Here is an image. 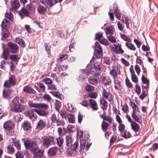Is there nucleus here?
Here are the masks:
<instances>
[{"instance_id": "f257e3e1", "label": "nucleus", "mask_w": 158, "mask_h": 158, "mask_svg": "<svg viewBox=\"0 0 158 158\" xmlns=\"http://www.w3.org/2000/svg\"><path fill=\"white\" fill-rule=\"evenodd\" d=\"M24 144L26 148L30 149L36 158L41 157L43 155V151L39 149L35 142L27 141L25 142Z\"/></svg>"}, {"instance_id": "f03ea898", "label": "nucleus", "mask_w": 158, "mask_h": 158, "mask_svg": "<svg viewBox=\"0 0 158 158\" xmlns=\"http://www.w3.org/2000/svg\"><path fill=\"white\" fill-rule=\"evenodd\" d=\"M10 25V22L9 20L6 19H3L1 24L2 40H4V39L9 37V36L10 32L8 30V29Z\"/></svg>"}, {"instance_id": "7ed1b4c3", "label": "nucleus", "mask_w": 158, "mask_h": 158, "mask_svg": "<svg viewBox=\"0 0 158 158\" xmlns=\"http://www.w3.org/2000/svg\"><path fill=\"white\" fill-rule=\"evenodd\" d=\"M95 49L96 54H94L92 60L90 61L91 62H93L95 58H100L102 56V50L100 45L98 42H96L95 43Z\"/></svg>"}, {"instance_id": "20e7f679", "label": "nucleus", "mask_w": 158, "mask_h": 158, "mask_svg": "<svg viewBox=\"0 0 158 158\" xmlns=\"http://www.w3.org/2000/svg\"><path fill=\"white\" fill-rule=\"evenodd\" d=\"M55 143L54 138L52 136H49L44 139L43 144L44 147L48 148L51 145L54 144Z\"/></svg>"}, {"instance_id": "39448f33", "label": "nucleus", "mask_w": 158, "mask_h": 158, "mask_svg": "<svg viewBox=\"0 0 158 158\" xmlns=\"http://www.w3.org/2000/svg\"><path fill=\"white\" fill-rule=\"evenodd\" d=\"M101 70H82V73L88 75L91 73L95 76H101L102 74Z\"/></svg>"}, {"instance_id": "423d86ee", "label": "nucleus", "mask_w": 158, "mask_h": 158, "mask_svg": "<svg viewBox=\"0 0 158 158\" xmlns=\"http://www.w3.org/2000/svg\"><path fill=\"white\" fill-rule=\"evenodd\" d=\"M28 105L30 107L39 109H44L46 110H47L48 108V106L44 103H38L32 102H29L28 103Z\"/></svg>"}, {"instance_id": "0eeeda50", "label": "nucleus", "mask_w": 158, "mask_h": 158, "mask_svg": "<svg viewBox=\"0 0 158 158\" xmlns=\"http://www.w3.org/2000/svg\"><path fill=\"white\" fill-rule=\"evenodd\" d=\"M16 83V80L15 77L11 76L10 77L9 80L5 81L4 86L7 88H10L11 86H14Z\"/></svg>"}, {"instance_id": "6e6552de", "label": "nucleus", "mask_w": 158, "mask_h": 158, "mask_svg": "<svg viewBox=\"0 0 158 158\" xmlns=\"http://www.w3.org/2000/svg\"><path fill=\"white\" fill-rule=\"evenodd\" d=\"M102 96L103 98L107 99L109 102H110L113 99L114 96L112 94L105 89L103 90Z\"/></svg>"}, {"instance_id": "1a4fd4ad", "label": "nucleus", "mask_w": 158, "mask_h": 158, "mask_svg": "<svg viewBox=\"0 0 158 158\" xmlns=\"http://www.w3.org/2000/svg\"><path fill=\"white\" fill-rule=\"evenodd\" d=\"M10 51L12 53H15L18 52V47L16 44H14L12 43H8Z\"/></svg>"}, {"instance_id": "9d476101", "label": "nucleus", "mask_w": 158, "mask_h": 158, "mask_svg": "<svg viewBox=\"0 0 158 158\" xmlns=\"http://www.w3.org/2000/svg\"><path fill=\"white\" fill-rule=\"evenodd\" d=\"M114 48V52L116 54H122L124 52V51L121 48V45L118 43L114 44H113Z\"/></svg>"}, {"instance_id": "9b49d317", "label": "nucleus", "mask_w": 158, "mask_h": 158, "mask_svg": "<svg viewBox=\"0 0 158 158\" xmlns=\"http://www.w3.org/2000/svg\"><path fill=\"white\" fill-rule=\"evenodd\" d=\"M131 116L135 121L137 122L140 124L142 123V118L140 114H137L136 113L132 112L131 114Z\"/></svg>"}, {"instance_id": "f8f14e48", "label": "nucleus", "mask_w": 158, "mask_h": 158, "mask_svg": "<svg viewBox=\"0 0 158 158\" xmlns=\"http://www.w3.org/2000/svg\"><path fill=\"white\" fill-rule=\"evenodd\" d=\"M89 101V106L93 110H97L98 109V106L97 103L95 100L92 99H90Z\"/></svg>"}, {"instance_id": "ddd939ff", "label": "nucleus", "mask_w": 158, "mask_h": 158, "mask_svg": "<svg viewBox=\"0 0 158 158\" xmlns=\"http://www.w3.org/2000/svg\"><path fill=\"white\" fill-rule=\"evenodd\" d=\"M46 123L43 120L41 119L37 123L36 129L40 131L45 128Z\"/></svg>"}, {"instance_id": "4468645a", "label": "nucleus", "mask_w": 158, "mask_h": 158, "mask_svg": "<svg viewBox=\"0 0 158 158\" xmlns=\"http://www.w3.org/2000/svg\"><path fill=\"white\" fill-rule=\"evenodd\" d=\"M11 4L12 9L15 10H17L20 6L19 2L18 0H11Z\"/></svg>"}, {"instance_id": "2eb2a0df", "label": "nucleus", "mask_w": 158, "mask_h": 158, "mask_svg": "<svg viewBox=\"0 0 158 158\" xmlns=\"http://www.w3.org/2000/svg\"><path fill=\"white\" fill-rule=\"evenodd\" d=\"M19 14L22 18H23L25 16H28L29 15L30 13L26 9L22 8L19 11Z\"/></svg>"}, {"instance_id": "dca6fc26", "label": "nucleus", "mask_w": 158, "mask_h": 158, "mask_svg": "<svg viewBox=\"0 0 158 158\" xmlns=\"http://www.w3.org/2000/svg\"><path fill=\"white\" fill-rule=\"evenodd\" d=\"M65 142L66 145L67 147H70L72 145L73 142V139L72 138L71 135L70 134L66 135Z\"/></svg>"}, {"instance_id": "f3484780", "label": "nucleus", "mask_w": 158, "mask_h": 158, "mask_svg": "<svg viewBox=\"0 0 158 158\" xmlns=\"http://www.w3.org/2000/svg\"><path fill=\"white\" fill-rule=\"evenodd\" d=\"M10 141L14 143L17 150H19L21 149V144L19 143V141L18 140H16V138H11L10 139Z\"/></svg>"}, {"instance_id": "a211bd4d", "label": "nucleus", "mask_w": 158, "mask_h": 158, "mask_svg": "<svg viewBox=\"0 0 158 158\" xmlns=\"http://www.w3.org/2000/svg\"><path fill=\"white\" fill-rule=\"evenodd\" d=\"M13 124L10 121H8L6 122L4 124V128L8 131L11 130L13 127Z\"/></svg>"}, {"instance_id": "6ab92c4d", "label": "nucleus", "mask_w": 158, "mask_h": 158, "mask_svg": "<svg viewBox=\"0 0 158 158\" xmlns=\"http://www.w3.org/2000/svg\"><path fill=\"white\" fill-rule=\"evenodd\" d=\"M41 3L44 5L50 7L55 4L54 0H40Z\"/></svg>"}, {"instance_id": "aec40b11", "label": "nucleus", "mask_w": 158, "mask_h": 158, "mask_svg": "<svg viewBox=\"0 0 158 158\" xmlns=\"http://www.w3.org/2000/svg\"><path fill=\"white\" fill-rule=\"evenodd\" d=\"M102 81L103 84L106 86H110L111 84V80L108 77H103L102 79Z\"/></svg>"}, {"instance_id": "412c9836", "label": "nucleus", "mask_w": 158, "mask_h": 158, "mask_svg": "<svg viewBox=\"0 0 158 158\" xmlns=\"http://www.w3.org/2000/svg\"><path fill=\"white\" fill-rule=\"evenodd\" d=\"M71 146V149L73 150V152H75L76 153L78 151H79L81 150V149L80 148V146L79 145V142L76 141Z\"/></svg>"}, {"instance_id": "4be33fe9", "label": "nucleus", "mask_w": 158, "mask_h": 158, "mask_svg": "<svg viewBox=\"0 0 158 158\" xmlns=\"http://www.w3.org/2000/svg\"><path fill=\"white\" fill-rule=\"evenodd\" d=\"M131 129L135 132H138L139 130L140 127L139 125L135 122L133 121L131 122Z\"/></svg>"}, {"instance_id": "5701e85b", "label": "nucleus", "mask_w": 158, "mask_h": 158, "mask_svg": "<svg viewBox=\"0 0 158 158\" xmlns=\"http://www.w3.org/2000/svg\"><path fill=\"white\" fill-rule=\"evenodd\" d=\"M23 110V105H15L12 108V111L15 112H20Z\"/></svg>"}, {"instance_id": "b1692460", "label": "nucleus", "mask_w": 158, "mask_h": 158, "mask_svg": "<svg viewBox=\"0 0 158 158\" xmlns=\"http://www.w3.org/2000/svg\"><path fill=\"white\" fill-rule=\"evenodd\" d=\"M100 105L101 108L103 110H106L108 107V102L103 98L100 100Z\"/></svg>"}, {"instance_id": "393cba45", "label": "nucleus", "mask_w": 158, "mask_h": 158, "mask_svg": "<svg viewBox=\"0 0 158 158\" xmlns=\"http://www.w3.org/2000/svg\"><path fill=\"white\" fill-rule=\"evenodd\" d=\"M114 29L113 26H107L105 30V32L106 35H112L114 34Z\"/></svg>"}, {"instance_id": "a878e982", "label": "nucleus", "mask_w": 158, "mask_h": 158, "mask_svg": "<svg viewBox=\"0 0 158 158\" xmlns=\"http://www.w3.org/2000/svg\"><path fill=\"white\" fill-rule=\"evenodd\" d=\"M23 91L26 93L34 94L35 91L31 87L28 86H26L23 87Z\"/></svg>"}, {"instance_id": "bb28decb", "label": "nucleus", "mask_w": 158, "mask_h": 158, "mask_svg": "<svg viewBox=\"0 0 158 158\" xmlns=\"http://www.w3.org/2000/svg\"><path fill=\"white\" fill-rule=\"evenodd\" d=\"M24 130L28 131L31 128V124L28 121H25L22 125Z\"/></svg>"}, {"instance_id": "cd10ccee", "label": "nucleus", "mask_w": 158, "mask_h": 158, "mask_svg": "<svg viewBox=\"0 0 158 158\" xmlns=\"http://www.w3.org/2000/svg\"><path fill=\"white\" fill-rule=\"evenodd\" d=\"M58 149L55 147H52L49 150L48 154L49 155L52 156L56 154Z\"/></svg>"}, {"instance_id": "c85d7f7f", "label": "nucleus", "mask_w": 158, "mask_h": 158, "mask_svg": "<svg viewBox=\"0 0 158 158\" xmlns=\"http://www.w3.org/2000/svg\"><path fill=\"white\" fill-rule=\"evenodd\" d=\"M120 133L122 136L125 138H129L131 136V134L130 132L129 131H127L126 130H125L124 131Z\"/></svg>"}, {"instance_id": "c756f323", "label": "nucleus", "mask_w": 158, "mask_h": 158, "mask_svg": "<svg viewBox=\"0 0 158 158\" xmlns=\"http://www.w3.org/2000/svg\"><path fill=\"white\" fill-rule=\"evenodd\" d=\"M27 112L28 116L31 119H34L36 118L37 115L34 112H33L32 111L30 110H27Z\"/></svg>"}, {"instance_id": "7c9ffc66", "label": "nucleus", "mask_w": 158, "mask_h": 158, "mask_svg": "<svg viewBox=\"0 0 158 158\" xmlns=\"http://www.w3.org/2000/svg\"><path fill=\"white\" fill-rule=\"evenodd\" d=\"M11 92V90L8 89H4L3 93V97L5 98H8L10 95Z\"/></svg>"}, {"instance_id": "2f4dec72", "label": "nucleus", "mask_w": 158, "mask_h": 158, "mask_svg": "<svg viewBox=\"0 0 158 158\" xmlns=\"http://www.w3.org/2000/svg\"><path fill=\"white\" fill-rule=\"evenodd\" d=\"M56 140L57 142V144L59 147L62 146L64 142V140L62 137L59 136L56 138Z\"/></svg>"}, {"instance_id": "473e14b6", "label": "nucleus", "mask_w": 158, "mask_h": 158, "mask_svg": "<svg viewBox=\"0 0 158 158\" xmlns=\"http://www.w3.org/2000/svg\"><path fill=\"white\" fill-rule=\"evenodd\" d=\"M46 8L43 6L40 5L37 8V10L41 14H45L46 12Z\"/></svg>"}, {"instance_id": "72a5a7b5", "label": "nucleus", "mask_w": 158, "mask_h": 158, "mask_svg": "<svg viewBox=\"0 0 158 158\" xmlns=\"http://www.w3.org/2000/svg\"><path fill=\"white\" fill-rule=\"evenodd\" d=\"M109 126L108 123L103 121L101 124V128L102 130L104 132H106L108 129Z\"/></svg>"}, {"instance_id": "f704fd0d", "label": "nucleus", "mask_w": 158, "mask_h": 158, "mask_svg": "<svg viewBox=\"0 0 158 158\" xmlns=\"http://www.w3.org/2000/svg\"><path fill=\"white\" fill-rule=\"evenodd\" d=\"M9 51L8 49L4 48V49L2 57H3L4 59L7 60L8 59L9 55Z\"/></svg>"}, {"instance_id": "c9c22d12", "label": "nucleus", "mask_w": 158, "mask_h": 158, "mask_svg": "<svg viewBox=\"0 0 158 158\" xmlns=\"http://www.w3.org/2000/svg\"><path fill=\"white\" fill-rule=\"evenodd\" d=\"M110 74L113 76L114 80L115 77L117 76L118 74H120V72L118 70H112L110 72Z\"/></svg>"}, {"instance_id": "e433bc0d", "label": "nucleus", "mask_w": 158, "mask_h": 158, "mask_svg": "<svg viewBox=\"0 0 158 158\" xmlns=\"http://www.w3.org/2000/svg\"><path fill=\"white\" fill-rule=\"evenodd\" d=\"M57 132L59 136H61L64 135L66 134L67 131L65 128H63V129H62V128L60 127L58 128Z\"/></svg>"}, {"instance_id": "4c0bfd02", "label": "nucleus", "mask_w": 158, "mask_h": 158, "mask_svg": "<svg viewBox=\"0 0 158 158\" xmlns=\"http://www.w3.org/2000/svg\"><path fill=\"white\" fill-rule=\"evenodd\" d=\"M16 42L18 43L20 46L22 47H24L25 46V44L23 40L19 37L16 38Z\"/></svg>"}, {"instance_id": "58836bf2", "label": "nucleus", "mask_w": 158, "mask_h": 158, "mask_svg": "<svg viewBox=\"0 0 158 158\" xmlns=\"http://www.w3.org/2000/svg\"><path fill=\"white\" fill-rule=\"evenodd\" d=\"M131 74V78L132 81L136 83L138 81V79L135 75V71L134 70H130Z\"/></svg>"}, {"instance_id": "ea45409f", "label": "nucleus", "mask_w": 158, "mask_h": 158, "mask_svg": "<svg viewBox=\"0 0 158 158\" xmlns=\"http://www.w3.org/2000/svg\"><path fill=\"white\" fill-rule=\"evenodd\" d=\"M38 87L37 89L39 92H43L45 89V86L42 83H40L38 84Z\"/></svg>"}, {"instance_id": "a19ab883", "label": "nucleus", "mask_w": 158, "mask_h": 158, "mask_svg": "<svg viewBox=\"0 0 158 158\" xmlns=\"http://www.w3.org/2000/svg\"><path fill=\"white\" fill-rule=\"evenodd\" d=\"M50 93L54 97H56L60 99H61L62 95L58 92H54L53 91H50Z\"/></svg>"}, {"instance_id": "79ce46f5", "label": "nucleus", "mask_w": 158, "mask_h": 158, "mask_svg": "<svg viewBox=\"0 0 158 158\" xmlns=\"http://www.w3.org/2000/svg\"><path fill=\"white\" fill-rule=\"evenodd\" d=\"M68 119L69 122L71 123H73L75 121L74 116L72 114H69L67 115Z\"/></svg>"}, {"instance_id": "37998d69", "label": "nucleus", "mask_w": 158, "mask_h": 158, "mask_svg": "<svg viewBox=\"0 0 158 158\" xmlns=\"http://www.w3.org/2000/svg\"><path fill=\"white\" fill-rule=\"evenodd\" d=\"M67 130L70 133H73L76 130V127L71 125H69L67 127Z\"/></svg>"}, {"instance_id": "c03bdc74", "label": "nucleus", "mask_w": 158, "mask_h": 158, "mask_svg": "<svg viewBox=\"0 0 158 158\" xmlns=\"http://www.w3.org/2000/svg\"><path fill=\"white\" fill-rule=\"evenodd\" d=\"M125 45L130 50L135 51L136 49L135 46L131 43L126 42L125 43Z\"/></svg>"}, {"instance_id": "a18cd8bd", "label": "nucleus", "mask_w": 158, "mask_h": 158, "mask_svg": "<svg viewBox=\"0 0 158 158\" xmlns=\"http://www.w3.org/2000/svg\"><path fill=\"white\" fill-rule=\"evenodd\" d=\"M54 105L56 110L59 112V109L61 106V102L57 100H56Z\"/></svg>"}, {"instance_id": "49530a36", "label": "nucleus", "mask_w": 158, "mask_h": 158, "mask_svg": "<svg viewBox=\"0 0 158 158\" xmlns=\"http://www.w3.org/2000/svg\"><path fill=\"white\" fill-rule=\"evenodd\" d=\"M14 16V15L11 12L6 13L5 14V17L12 22L13 21Z\"/></svg>"}, {"instance_id": "de8ad7c7", "label": "nucleus", "mask_w": 158, "mask_h": 158, "mask_svg": "<svg viewBox=\"0 0 158 158\" xmlns=\"http://www.w3.org/2000/svg\"><path fill=\"white\" fill-rule=\"evenodd\" d=\"M60 118L59 117V115H56L53 114L51 117V120L52 123H55Z\"/></svg>"}, {"instance_id": "09e8293b", "label": "nucleus", "mask_w": 158, "mask_h": 158, "mask_svg": "<svg viewBox=\"0 0 158 158\" xmlns=\"http://www.w3.org/2000/svg\"><path fill=\"white\" fill-rule=\"evenodd\" d=\"M43 100H45L48 102H49L52 100L50 96L48 94H45L43 96Z\"/></svg>"}, {"instance_id": "8fccbe9b", "label": "nucleus", "mask_w": 158, "mask_h": 158, "mask_svg": "<svg viewBox=\"0 0 158 158\" xmlns=\"http://www.w3.org/2000/svg\"><path fill=\"white\" fill-rule=\"evenodd\" d=\"M112 59L108 56L105 57L104 58V62L108 64H110L112 62Z\"/></svg>"}, {"instance_id": "3c124183", "label": "nucleus", "mask_w": 158, "mask_h": 158, "mask_svg": "<svg viewBox=\"0 0 158 158\" xmlns=\"http://www.w3.org/2000/svg\"><path fill=\"white\" fill-rule=\"evenodd\" d=\"M55 123L57 127L60 126H64L65 125L64 122L62 119H60V118L55 122Z\"/></svg>"}, {"instance_id": "603ef678", "label": "nucleus", "mask_w": 158, "mask_h": 158, "mask_svg": "<svg viewBox=\"0 0 158 158\" xmlns=\"http://www.w3.org/2000/svg\"><path fill=\"white\" fill-rule=\"evenodd\" d=\"M27 7L31 12H34L35 10V7L32 4H28L27 5Z\"/></svg>"}, {"instance_id": "864d4df0", "label": "nucleus", "mask_w": 158, "mask_h": 158, "mask_svg": "<svg viewBox=\"0 0 158 158\" xmlns=\"http://www.w3.org/2000/svg\"><path fill=\"white\" fill-rule=\"evenodd\" d=\"M89 83L93 85H96L97 83V80L92 77H90L88 79Z\"/></svg>"}, {"instance_id": "5fc2aeb1", "label": "nucleus", "mask_w": 158, "mask_h": 158, "mask_svg": "<svg viewBox=\"0 0 158 158\" xmlns=\"http://www.w3.org/2000/svg\"><path fill=\"white\" fill-rule=\"evenodd\" d=\"M108 39L111 42L115 43L116 42V39L112 35H110L107 37Z\"/></svg>"}, {"instance_id": "6e6d98bb", "label": "nucleus", "mask_w": 158, "mask_h": 158, "mask_svg": "<svg viewBox=\"0 0 158 158\" xmlns=\"http://www.w3.org/2000/svg\"><path fill=\"white\" fill-rule=\"evenodd\" d=\"M19 101V97H16L13 99V102L14 105H20Z\"/></svg>"}, {"instance_id": "4d7b16f0", "label": "nucleus", "mask_w": 158, "mask_h": 158, "mask_svg": "<svg viewBox=\"0 0 158 158\" xmlns=\"http://www.w3.org/2000/svg\"><path fill=\"white\" fill-rule=\"evenodd\" d=\"M43 81L47 84H51L52 81L51 79L48 78H45L43 80Z\"/></svg>"}, {"instance_id": "13d9d810", "label": "nucleus", "mask_w": 158, "mask_h": 158, "mask_svg": "<svg viewBox=\"0 0 158 158\" xmlns=\"http://www.w3.org/2000/svg\"><path fill=\"white\" fill-rule=\"evenodd\" d=\"M22 116L19 114H18L15 116L14 118L16 122H19L21 121L23 118Z\"/></svg>"}, {"instance_id": "bf43d9fd", "label": "nucleus", "mask_w": 158, "mask_h": 158, "mask_svg": "<svg viewBox=\"0 0 158 158\" xmlns=\"http://www.w3.org/2000/svg\"><path fill=\"white\" fill-rule=\"evenodd\" d=\"M67 54H64L62 55L58 59V60L59 61L61 62L67 58L68 57Z\"/></svg>"}, {"instance_id": "052dcab7", "label": "nucleus", "mask_w": 158, "mask_h": 158, "mask_svg": "<svg viewBox=\"0 0 158 158\" xmlns=\"http://www.w3.org/2000/svg\"><path fill=\"white\" fill-rule=\"evenodd\" d=\"M48 114V111H44L42 110H40L38 114L40 115L45 116Z\"/></svg>"}, {"instance_id": "680f3d73", "label": "nucleus", "mask_w": 158, "mask_h": 158, "mask_svg": "<svg viewBox=\"0 0 158 158\" xmlns=\"http://www.w3.org/2000/svg\"><path fill=\"white\" fill-rule=\"evenodd\" d=\"M100 42L101 44L105 45H107L109 44V42L105 38H103L101 40H100Z\"/></svg>"}, {"instance_id": "e2e57ef3", "label": "nucleus", "mask_w": 158, "mask_h": 158, "mask_svg": "<svg viewBox=\"0 0 158 158\" xmlns=\"http://www.w3.org/2000/svg\"><path fill=\"white\" fill-rule=\"evenodd\" d=\"M8 152L9 154H11L14 151V149L12 146L10 145L7 147Z\"/></svg>"}, {"instance_id": "0e129e2a", "label": "nucleus", "mask_w": 158, "mask_h": 158, "mask_svg": "<svg viewBox=\"0 0 158 158\" xmlns=\"http://www.w3.org/2000/svg\"><path fill=\"white\" fill-rule=\"evenodd\" d=\"M97 96V94L95 92H91L89 94V97L90 98H96Z\"/></svg>"}, {"instance_id": "69168bd1", "label": "nucleus", "mask_w": 158, "mask_h": 158, "mask_svg": "<svg viewBox=\"0 0 158 158\" xmlns=\"http://www.w3.org/2000/svg\"><path fill=\"white\" fill-rule=\"evenodd\" d=\"M104 120H106L108 121L110 123H111L112 122V118L110 115L106 116L104 118Z\"/></svg>"}, {"instance_id": "338daca9", "label": "nucleus", "mask_w": 158, "mask_h": 158, "mask_svg": "<svg viewBox=\"0 0 158 158\" xmlns=\"http://www.w3.org/2000/svg\"><path fill=\"white\" fill-rule=\"evenodd\" d=\"M83 132L82 131H78L77 132V137L80 139L83 137Z\"/></svg>"}, {"instance_id": "774afa93", "label": "nucleus", "mask_w": 158, "mask_h": 158, "mask_svg": "<svg viewBox=\"0 0 158 158\" xmlns=\"http://www.w3.org/2000/svg\"><path fill=\"white\" fill-rule=\"evenodd\" d=\"M85 89L87 91H90L94 89V87L91 85H87L85 87Z\"/></svg>"}]
</instances>
